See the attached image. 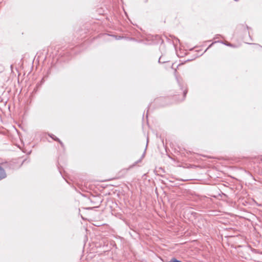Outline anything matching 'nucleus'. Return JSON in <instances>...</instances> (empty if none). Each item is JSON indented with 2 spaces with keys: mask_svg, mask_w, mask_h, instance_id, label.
<instances>
[{
  "mask_svg": "<svg viewBox=\"0 0 262 262\" xmlns=\"http://www.w3.org/2000/svg\"><path fill=\"white\" fill-rule=\"evenodd\" d=\"M213 43H212V44L210 45V46H209V47L208 48V49L209 48H210V47L212 45V44H213Z\"/></svg>",
  "mask_w": 262,
  "mask_h": 262,
  "instance_id": "6",
  "label": "nucleus"
},
{
  "mask_svg": "<svg viewBox=\"0 0 262 262\" xmlns=\"http://www.w3.org/2000/svg\"><path fill=\"white\" fill-rule=\"evenodd\" d=\"M224 44H225V45L227 46H229V47H235V46L233 45L232 44L227 42V41H225V42H223Z\"/></svg>",
  "mask_w": 262,
  "mask_h": 262,
  "instance_id": "2",
  "label": "nucleus"
},
{
  "mask_svg": "<svg viewBox=\"0 0 262 262\" xmlns=\"http://www.w3.org/2000/svg\"><path fill=\"white\" fill-rule=\"evenodd\" d=\"M161 57H160V58H159V62H161ZM162 62H164V61H162Z\"/></svg>",
  "mask_w": 262,
  "mask_h": 262,
  "instance_id": "5",
  "label": "nucleus"
},
{
  "mask_svg": "<svg viewBox=\"0 0 262 262\" xmlns=\"http://www.w3.org/2000/svg\"><path fill=\"white\" fill-rule=\"evenodd\" d=\"M6 177V173L5 170L0 166V180Z\"/></svg>",
  "mask_w": 262,
  "mask_h": 262,
  "instance_id": "1",
  "label": "nucleus"
},
{
  "mask_svg": "<svg viewBox=\"0 0 262 262\" xmlns=\"http://www.w3.org/2000/svg\"><path fill=\"white\" fill-rule=\"evenodd\" d=\"M51 137L54 140H55V141H59V139L57 138H56V137H55L54 135H53V136H52Z\"/></svg>",
  "mask_w": 262,
  "mask_h": 262,
  "instance_id": "4",
  "label": "nucleus"
},
{
  "mask_svg": "<svg viewBox=\"0 0 262 262\" xmlns=\"http://www.w3.org/2000/svg\"><path fill=\"white\" fill-rule=\"evenodd\" d=\"M186 93H187V92H184V96L186 95Z\"/></svg>",
  "mask_w": 262,
  "mask_h": 262,
  "instance_id": "7",
  "label": "nucleus"
},
{
  "mask_svg": "<svg viewBox=\"0 0 262 262\" xmlns=\"http://www.w3.org/2000/svg\"><path fill=\"white\" fill-rule=\"evenodd\" d=\"M169 262H182L179 260H177L176 258H173L171 259V260Z\"/></svg>",
  "mask_w": 262,
  "mask_h": 262,
  "instance_id": "3",
  "label": "nucleus"
}]
</instances>
